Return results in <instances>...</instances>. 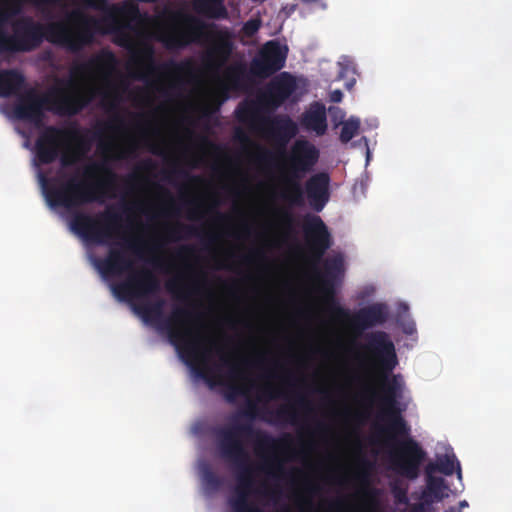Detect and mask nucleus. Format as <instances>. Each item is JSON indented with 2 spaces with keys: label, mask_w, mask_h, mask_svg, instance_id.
<instances>
[{
  "label": "nucleus",
  "mask_w": 512,
  "mask_h": 512,
  "mask_svg": "<svg viewBox=\"0 0 512 512\" xmlns=\"http://www.w3.org/2000/svg\"><path fill=\"white\" fill-rule=\"evenodd\" d=\"M241 437L253 441L257 455L263 459L259 469L275 479L284 475V466L277 452L288 449L292 444V438L290 434H284L281 438L272 437L269 432L254 428L250 422L234 423L220 428L217 432L218 448L222 458L236 469V496L230 500L232 509L235 512H265L249 501L254 486V470Z\"/></svg>",
  "instance_id": "nucleus-1"
},
{
  "label": "nucleus",
  "mask_w": 512,
  "mask_h": 512,
  "mask_svg": "<svg viewBox=\"0 0 512 512\" xmlns=\"http://www.w3.org/2000/svg\"><path fill=\"white\" fill-rule=\"evenodd\" d=\"M13 30L14 34L10 35L0 28V54L31 52L41 46L44 39L78 54L93 43L96 32L100 30V21L75 10L66 16V20L46 25L23 17L13 23Z\"/></svg>",
  "instance_id": "nucleus-2"
},
{
  "label": "nucleus",
  "mask_w": 512,
  "mask_h": 512,
  "mask_svg": "<svg viewBox=\"0 0 512 512\" xmlns=\"http://www.w3.org/2000/svg\"><path fill=\"white\" fill-rule=\"evenodd\" d=\"M13 30L14 34L10 35L0 28V54L31 52L41 46L44 39L78 54L93 43L96 32L100 30V21L75 10L66 16V20L46 25L23 17L13 23Z\"/></svg>",
  "instance_id": "nucleus-3"
},
{
  "label": "nucleus",
  "mask_w": 512,
  "mask_h": 512,
  "mask_svg": "<svg viewBox=\"0 0 512 512\" xmlns=\"http://www.w3.org/2000/svg\"><path fill=\"white\" fill-rule=\"evenodd\" d=\"M170 18L183 24L184 28L173 27L158 33L156 39L166 50L177 51L192 43H205L208 47L202 63L206 70L218 73L228 63L235 50V32L232 29L181 11L172 13Z\"/></svg>",
  "instance_id": "nucleus-4"
},
{
  "label": "nucleus",
  "mask_w": 512,
  "mask_h": 512,
  "mask_svg": "<svg viewBox=\"0 0 512 512\" xmlns=\"http://www.w3.org/2000/svg\"><path fill=\"white\" fill-rule=\"evenodd\" d=\"M169 336L172 344L177 348L180 356L190 365L200 376L210 385L218 384L224 386V397L227 402L235 403L240 395L247 393L246 386L241 383L244 379V373L239 364L232 362L229 354L222 352L217 348L220 354V365L213 368L208 366L212 348L215 342H210V346L205 345V340L200 343L199 339H188L191 331H181L171 326V322H167Z\"/></svg>",
  "instance_id": "nucleus-5"
},
{
  "label": "nucleus",
  "mask_w": 512,
  "mask_h": 512,
  "mask_svg": "<svg viewBox=\"0 0 512 512\" xmlns=\"http://www.w3.org/2000/svg\"><path fill=\"white\" fill-rule=\"evenodd\" d=\"M98 173H103L104 177L95 182L79 180L74 176L59 186L57 178H48L42 174L40 180L46 201L51 207L66 209L91 203H104L105 198L114 196L112 192L116 190L117 175L98 162H92L84 168L85 178H94Z\"/></svg>",
  "instance_id": "nucleus-6"
},
{
  "label": "nucleus",
  "mask_w": 512,
  "mask_h": 512,
  "mask_svg": "<svg viewBox=\"0 0 512 512\" xmlns=\"http://www.w3.org/2000/svg\"><path fill=\"white\" fill-rule=\"evenodd\" d=\"M366 349L376 359L379 367L384 372L381 384L384 394L381 403L383 417L387 425L380 427L378 432L380 435H385L388 441L394 440L396 435H409L410 427L403 418L398 405L402 390L399 376L387 377V374L392 372L397 365L394 344L386 332L376 331L367 335Z\"/></svg>",
  "instance_id": "nucleus-7"
},
{
  "label": "nucleus",
  "mask_w": 512,
  "mask_h": 512,
  "mask_svg": "<svg viewBox=\"0 0 512 512\" xmlns=\"http://www.w3.org/2000/svg\"><path fill=\"white\" fill-rule=\"evenodd\" d=\"M48 111L62 116H74L86 108L96 95L101 96V105L108 111L119 109L123 98L117 84L107 81L106 90L89 88L81 90L76 87L72 79L58 80L57 85L46 91Z\"/></svg>",
  "instance_id": "nucleus-8"
},
{
  "label": "nucleus",
  "mask_w": 512,
  "mask_h": 512,
  "mask_svg": "<svg viewBox=\"0 0 512 512\" xmlns=\"http://www.w3.org/2000/svg\"><path fill=\"white\" fill-rule=\"evenodd\" d=\"M88 150L89 142L77 128L46 126L35 143L36 158L41 165L54 163L60 157L62 167H71Z\"/></svg>",
  "instance_id": "nucleus-9"
},
{
  "label": "nucleus",
  "mask_w": 512,
  "mask_h": 512,
  "mask_svg": "<svg viewBox=\"0 0 512 512\" xmlns=\"http://www.w3.org/2000/svg\"><path fill=\"white\" fill-rule=\"evenodd\" d=\"M319 159V150L309 140L298 139L287 155L286 166L282 173V189L279 197L291 207L305 205V186L301 180L310 173Z\"/></svg>",
  "instance_id": "nucleus-10"
},
{
  "label": "nucleus",
  "mask_w": 512,
  "mask_h": 512,
  "mask_svg": "<svg viewBox=\"0 0 512 512\" xmlns=\"http://www.w3.org/2000/svg\"><path fill=\"white\" fill-rule=\"evenodd\" d=\"M115 42L132 53V60L137 65L145 66L146 71L140 74L139 78L145 79L147 74H155L161 71L189 76L195 73V63L192 59H185L180 62L170 60L160 65L156 64L154 46L152 44H142L138 49H134L131 35L123 27L116 29Z\"/></svg>",
  "instance_id": "nucleus-11"
},
{
  "label": "nucleus",
  "mask_w": 512,
  "mask_h": 512,
  "mask_svg": "<svg viewBox=\"0 0 512 512\" xmlns=\"http://www.w3.org/2000/svg\"><path fill=\"white\" fill-rule=\"evenodd\" d=\"M236 117L240 123H251L259 120L263 126L264 136L273 142L274 146L283 154L287 144L297 136L299 129L293 119L286 114L274 117H258L252 103H242L236 108Z\"/></svg>",
  "instance_id": "nucleus-12"
},
{
  "label": "nucleus",
  "mask_w": 512,
  "mask_h": 512,
  "mask_svg": "<svg viewBox=\"0 0 512 512\" xmlns=\"http://www.w3.org/2000/svg\"><path fill=\"white\" fill-rule=\"evenodd\" d=\"M121 216L112 208L103 213L91 216L86 213H76L71 222V229L81 235L86 241L97 245H108L119 227Z\"/></svg>",
  "instance_id": "nucleus-13"
},
{
  "label": "nucleus",
  "mask_w": 512,
  "mask_h": 512,
  "mask_svg": "<svg viewBox=\"0 0 512 512\" xmlns=\"http://www.w3.org/2000/svg\"><path fill=\"white\" fill-rule=\"evenodd\" d=\"M344 261L341 256L328 258L323 262V270L314 266L315 279L323 294V301L331 317L337 321L339 317H349V310L343 307L336 298V282L343 272Z\"/></svg>",
  "instance_id": "nucleus-14"
},
{
  "label": "nucleus",
  "mask_w": 512,
  "mask_h": 512,
  "mask_svg": "<svg viewBox=\"0 0 512 512\" xmlns=\"http://www.w3.org/2000/svg\"><path fill=\"white\" fill-rule=\"evenodd\" d=\"M164 300L158 298L153 303H144L142 305H138L135 307L136 311L141 314L144 318V321L147 323L160 322V327L166 330L167 335H169V330L167 327V322H171V326L175 329L186 331H191V334L188 335V339H199L200 343H202L205 339L200 336L199 333H196L189 324L195 319V312L188 307H177L173 310L172 314L169 318H163V307ZM169 340H171L170 336H168ZM172 343V341H170Z\"/></svg>",
  "instance_id": "nucleus-15"
},
{
  "label": "nucleus",
  "mask_w": 512,
  "mask_h": 512,
  "mask_svg": "<svg viewBox=\"0 0 512 512\" xmlns=\"http://www.w3.org/2000/svg\"><path fill=\"white\" fill-rule=\"evenodd\" d=\"M127 252L140 254V243L133 238H124L121 243L111 245L105 258H95L94 265L105 277L119 276L133 271V261Z\"/></svg>",
  "instance_id": "nucleus-16"
},
{
  "label": "nucleus",
  "mask_w": 512,
  "mask_h": 512,
  "mask_svg": "<svg viewBox=\"0 0 512 512\" xmlns=\"http://www.w3.org/2000/svg\"><path fill=\"white\" fill-rule=\"evenodd\" d=\"M425 457L426 452L423 447L416 440L407 438L390 453V467L397 475L408 480H415L420 475Z\"/></svg>",
  "instance_id": "nucleus-17"
},
{
  "label": "nucleus",
  "mask_w": 512,
  "mask_h": 512,
  "mask_svg": "<svg viewBox=\"0 0 512 512\" xmlns=\"http://www.w3.org/2000/svg\"><path fill=\"white\" fill-rule=\"evenodd\" d=\"M47 92L42 93L36 88L22 91L13 105V114L27 123H33L37 128L44 125L45 112L48 111Z\"/></svg>",
  "instance_id": "nucleus-18"
},
{
  "label": "nucleus",
  "mask_w": 512,
  "mask_h": 512,
  "mask_svg": "<svg viewBox=\"0 0 512 512\" xmlns=\"http://www.w3.org/2000/svg\"><path fill=\"white\" fill-rule=\"evenodd\" d=\"M160 290L161 283L157 275L148 269L132 272L125 282L113 286L114 294L120 299L147 298Z\"/></svg>",
  "instance_id": "nucleus-19"
},
{
  "label": "nucleus",
  "mask_w": 512,
  "mask_h": 512,
  "mask_svg": "<svg viewBox=\"0 0 512 512\" xmlns=\"http://www.w3.org/2000/svg\"><path fill=\"white\" fill-rule=\"evenodd\" d=\"M286 56L287 50L283 49L279 42L270 40L252 59L249 72L259 78H268L284 67Z\"/></svg>",
  "instance_id": "nucleus-20"
},
{
  "label": "nucleus",
  "mask_w": 512,
  "mask_h": 512,
  "mask_svg": "<svg viewBox=\"0 0 512 512\" xmlns=\"http://www.w3.org/2000/svg\"><path fill=\"white\" fill-rule=\"evenodd\" d=\"M303 231L313 257V262L317 264L332 246L331 234L323 220L316 215H307L304 218Z\"/></svg>",
  "instance_id": "nucleus-21"
},
{
  "label": "nucleus",
  "mask_w": 512,
  "mask_h": 512,
  "mask_svg": "<svg viewBox=\"0 0 512 512\" xmlns=\"http://www.w3.org/2000/svg\"><path fill=\"white\" fill-rule=\"evenodd\" d=\"M388 319V309L384 303H373L362 307L354 313L349 312L348 318H339L338 322H346L348 328L355 334L383 325Z\"/></svg>",
  "instance_id": "nucleus-22"
},
{
  "label": "nucleus",
  "mask_w": 512,
  "mask_h": 512,
  "mask_svg": "<svg viewBox=\"0 0 512 512\" xmlns=\"http://www.w3.org/2000/svg\"><path fill=\"white\" fill-rule=\"evenodd\" d=\"M296 78L289 72H281L268 84L262 94V100L270 108L280 107L297 90Z\"/></svg>",
  "instance_id": "nucleus-23"
},
{
  "label": "nucleus",
  "mask_w": 512,
  "mask_h": 512,
  "mask_svg": "<svg viewBox=\"0 0 512 512\" xmlns=\"http://www.w3.org/2000/svg\"><path fill=\"white\" fill-rule=\"evenodd\" d=\"M330 182L331 178L327 172L313 174L306 181V196L313 211L321 212L329 201Z\"/></svg>",
  "instance_id": "nucleus-24"
},
{
  "label": "nucleus",
  "mask_w": 512,
  "mask_h": 512,
  "mask_svg": "<svg viewBox=\"0 0 512 512\" xmlns=\"http://www.w3.org/2000/svg\"><path fill=\"white\" fill-rule=\"evenodd\" d=\"M300 125L316 136H323L328 128L325 105L318 101L310 103L300 117Z\"/></svg>",
  "instance_id": "nucleus-25"
},
{
  "label": "nucleus",
  "mask_w": 512,
  "mask_h": 512,
  "mask_svg": "<svg viewBox=\"0 0 512 512\" xmlns=\"http://www.w3.org/2000/svg\"><path fill=\"white\" fill-rule=\"evenodd\" d=\"M116 62V56L111 51L103 50L87 61L74 65L71 69V75L85 77L96 71H102L106 67L113 68Z\"/></svg>",
  "instance_id": "nucleus-26"
},
{
  "label": "nucleus",
  "mask_w": 512,
  "mask_h": 512,
  "mask_svg": "<svg viewBox=\"0 0 512 512\" xmlns=\"http://www.w3.org/2000/svg\"><path fill=\"white\" fill-rule=\"evenodd\" d=\"M25 76L17 69H0V97H17L25 88Z\"/></svg>",
  "instance_id": "nucleus-27"
},
{
  "label": "nucleus",
  "mask_w": 512,
  "mask_h": 512,
  "mask_svg": "<svg viewBox=\"0 0 512 512\" xmlns=\"http://www.w3.org/2000/svg\"><path fill=\"white\" fill-rule=\"evenodd\" d=\"M298 408L307 412L311 411V403L303 394L297 395L294 405H286L278 408L274 412L275 418L279 421L290 423L291 425H299L301 423V415Z\"/></svg>",
  "instance_id": "nucleus-28"
},
{
  "label": "nucleus",
  "mask_w": 512,
  "mask_h": 512,
  "mask_svg": "<svg viewBox=\"0 0 512 512\" xmlns=\"http://www.w3.org/2000/svg\"><path fill=\"white\" fill-rule=\"evenodd\" d=\"M193 9L196 14L207 19L225 20L229 18L225 0H194Z\"/></svg>",
  "instance_id": "nucleus-29"
},
{
  "label": "nucleus",
  "mask_w": 512,
  "mask_h": 512,
  "mask_svg": "<svg viewBox=\"0 0 512 512\" xmlns=\"http://www.w3.org/2000/svg\"><path fill=\"white\" fill-rule=\"evenodd\" d=\"M455 470L461 479V465L455 454L439 456L435 462L428 463L425 467V473H436L437 471L445 476H452Z\"/></svg>",
  "instance_id": "nucleus-30"
},
{
  "label": "nucleus",
  "mask_w": 512,
  "mask_h": 512,
  "mask_svg": "<svg viewBox=\"0 0 512 512\" xmlns=\"http://www.w3.org/2000/svg\"><path fill=\"white\" fill-rule=\"evenodd\" d=\"M249 70L244 63H236L228 66L224 72L226 90H241L249 79Z\"/></svg>",
  "instance_id": "nucleus-31"
},
{
  "label": "nucleus",
  "mask_w": 512,
  "mask_h": 512,
  "mask_svg": "<svg viewBox=\"0 0 512 512\" xmlns=\"http://www.w3.org/2000/svg\"><path fill=\"white\" fill-rule=\"evenodd\" d=\"M189 205L192 206L188 215L190 219H201L206 215H214L216 221L222 222L228 218L226 214L217 210L220 205V200H212V203L206 207H204L202 203L190 200Z\"/></svg>",
  "instance_id": "nucleus-32"
},
{
  "label": "nucleus",
  "mask_w": 512,
  "mask_h": 512,
  "mask_svg": "<svg viewBox=\"0 0 512 512\" xmlns=\"http://www.w3.org/2000/svg\"><path fill=\"white\" fill-rule=\"evenodd\" d=\"M426 475V487L424 490L432 494L436 501L444 498V490L447 489L445 480L441 477H434L433 474Z\"/></svg>",
  "instance_id": "nucleus-33"
},
{
  "label": "nucleus",
  "mask_w": 512,
  "mask_h": 512,
  "mask_svg": "<svg viewBox=\"0 0 512 512\" xmlns=\"http://www.w3.org/2000/svg\"><path fill=\"white\" fill-rule=\"evenodd\" d=\"M360 120L356 117H349L343 124L340 133V141L342 143H349L359 132Z\"/></svg>",
  "instance_id": "nucleus-34"
},
{
  "label": "nucleus",
  "mask_w": 512,
  "mask_h": 512,
  "mask_svg": "<svg viewBox=\"0 0 512 512\" xmlns=\"http://www.w3.org/2000/svg\"><path fill=\"white\" fill-rule=\"evenodd\" d=\"M37 7H43V5H54L59 3L61 0H30ZM87 7L94 10H105L107 9V0H82Z\"/></svg>",
  "instance_id": "nucleus-35"
},
{
  "label": "nucleus",
  "mask_w": 512,
  "mask_h": 512,
  "mask_svg": "<svg viewBox=\"0 0 512 512\" xmlns=\"http://www.w3.org/2000/svg\"><path fill=\"white\" fill-rule=\"evenodd\" d=\"M181 232H184L187 236L199 235V229L191 226L178 223L173 228L169 229L168 234L171 239H181Z\"/></svg>",
  "instance_id": "nucleus-36"
},
{
  "label": "nucleus",
  "mask_w": 512,
  "mask_h": 512,
  "mask_svg": "<svg viewBox=\"0 0 512 512\" xmlns=\"http://www.w3.org/2000/svg\"><path fill=\"white\" fill-rule=\"evenodd\" d=\"M203 481L206 484V486H208L214 490H217L218 488H220L221 483H222L220 478L217 476V474L209 469L204 471Z\"/></svg>",
  "instance_id": "nucleus-37"
},
{
  "label": "nucleus",
  "mask_w": 512,
  "mask_h": 512,
  "mask_svg": "<svg viewBox=\"0 0 512 512\" xmlns=\"http://www.w3.org/2000/svg\"><path fill=\"white\" fill-rule=\"evenodd\" d=\"M392 493L397 502L408 504L409 499L407 496V490L405 488L398 487L397 485L392 487Z\"/></svg>",
  "instance_id": "nucleus-38"
},
{
  "label": "nucleus",
  "mask_w": 512,
  "mask_h": 512,
  "mask_svg": "<svg viewBox=\"0 0 512 512\" xmlns=\"http://www.w3.org/2000/svg\"><path fill=\"white\" fill-rule=\"evenodd\" d=\"M260 28L258 20H249L243 25V32L247 36H253Z\"/></svg>",
  "instance_id": "nucleus-39"
},
{
  "label": "nucleus",
  "mask_w": 512,
  "mask_h": 512,
  "mask_svg": "<svg viewBox=\"0 0 512 512\" xmlns=\"http://www.w3.org/2000/svg\"><path fill=\"white\" fill-rule=\"evenodd\" d=\"M258 407L256 403L252 401H248L245 409L241 412V414L248 418L249 420H253L257 415Z\"/></svg>",
  "instance_id": "nucleus-40"
},
{
  "label": "nucleus",
  "mask_w": 512,
  "mask_h": 512,
  "mask_svg": "<svg viewBox=\"0 0 512 512\" xmlns=\"http://www.w3.org/2000/svg\"><path fill=\"white\" fill-rule=\"evenodd\" d=\"M273 157L271 150L259 147V153L257 154V160L259 163H269Z\"/></svg>",
  "instance_id": "nucleus-41"
},
{
  "label": "nucleus",
  "mask_w": 512,
  "mask_h": 512,
  "mask_svg": "<svg viewBox=\"0 0 512 512\" xmlns=\"http://www.w3.org/2000/svg\"><path fill=\"white\" fill-rule=\"evenodd\" d=\"M166 289L170 293L179 296L183 286L178 281H169L166 283Z\"/></svg>",
  "instance_id": "nucleus-42"
},
{
  "label": "nucleus",
  "mask_w": 512,
  "mask_h": 512,
  "mask_svg": "<svg viewBox=\"0 0 512 512\" xmlns=\"http://www.w3.org/2000/svg\"><path fill=\"white\" fill-rule=\"evenodd\" d=\"M6 12H8L9 17L17 16L22 11V6L19 2H13L10 4V6L5 9Z\"/></svg>",
  "instance_id": "nucleus-43"
},
{
  "label": "nucleus",
  "mask_w": 512,
  "mask_h": 512,
  "mask_svg": "<svg viewBox=\"0 0 512 512\" xmlns=\"http://www.w3.org/2000/svg\"><path fill=\"white\" fill-rule=\"evenodd\" d=\"M434 501L436 500L434 499L432 494H430L426 490L422 491V501H420L419 503L424 504V511H427V507L431 505Z\"/></svg>",
  "instance_id": "nucleus-44"
},
{
  "label": "nucleus",
  "mask_w": 512,
  "mask_h": 512,
  "mask_svg": "<svg viewBox=\"0 0 512 512\" xmlns=\"http://www.w3.org/2000/svg\"><path fill=\"white\" fill-rule=\"evenodd\" d=\"M149 150L155 155H163L164 154V149H163L161 143H151L149 145Z\"/></svg>",
  "instance_id": "nucleus-45"
},
{
  "label": "nucleus",
  "mask_w": 512,
  "mask_h": 512,
  "mask_svg": "<svg viewBox=\"0 0 512 512\" xmlns=\"http://www.w3.org/2000/svg\"><path fill=\"white\" fill-rule=\"evenodd\" d=\"M9 12L0 10V28L5 29V25L9 22Z\"/></svg>",
  "instance_id": "nucleus-46"
},
{
  "label": "nucleus",
  "mask_w": 512,
  "mask_h": 512,
  "mask_svg": "<svg viewBox=\"0 0 512 512\" xmlns=\"http://www.w3.org/2000/svg\"><path fill=\"white\" fill-rule=\"evenodd\" d=\"M282 221L285 225L288 227H291L293 224V217L289 212H282L281 213Z\"/></svg>",
  "instance_id": "nucleus-47"
},
{
  "label": "nucleus",
  "mask_w": 512,
  "mask_h": 512,
  "mask_svg": "<svg viewBox=\"0 0 512 512\" xmlns=\"http://www.w3.org/2000/svg\"><path fill=\"white\" fill-rule=\"evenodd\" d=\"M343 99V93L340 90H336L331 93V101L338 103L341 102Z\"/></svg>",
  "instance_id": "nucleus-48"
},
{
  "label": "nucleus",
  "mask_w": 512,
  "mask_h": 512,
  "mask_svg": "<svg viewBox=\"0 0 512 512\" xmlns=\"http://www.w3.org/2000/svg\"><path fill=\"white\" fill-rule=\"evenodd\" d=\"M409 512H426L423 503H414L411 505Z\"/></svg>",
  "instance_id": "nucleus-49"
},
{
  "label": "nucleus",
  "mask_w": 512,
  "mask_h": 512,
  "mask_svg": "<svg viewBox=\"0 0 512 512\" xmlns=\"http://www.w3.org/2000/svg\"><path fill=\"white\" fill-rule=\"evenodd\" d=\"M109 11H110V18H112V20L114 22H116V18H115V15L119 14L121 12V9L119 6H112L111 8H109Z\"/></svg>",
  "instance_id": "nucleus-50"
},
{
  "label": "nucleus",
  "mask_w": 512,
  "mask_h": 512,
  "mask_svg": "<svg viewBox=\"0 0 512 512\" xmlns=\"http://www.w3.org/2000/svg\"><path fill=\"white\" fill-rule=\"evenodd\" d=\"M261 255H262V254H261V252H260V251H256V252H254V253H252V254H250V255L244 256V257L242 258V261H243L244 263H251V262L253 261V257H254V256H261Z\"/></svg>",
  "instance_id": "nucleus-51"
},
{
  "label": "nucleus",
  "mask_w": 512,
  "mask_h": 512,
  "mask_svg": "<svg viewBox=\"0 0 512 512\" xmlns=\"http://www.w3.org/2000/svg\"><path fill=\"white\" fill-rule=\"evenodd\" d=\"M265 362H266V358H265L264 354H260L258 356V359L255 362V365L262 366V365H264Z\"/></svg>",
  "instance_id": "nucleus-52"
},
{
  "label": "nucleus",
  "mask_w": 512,
  "mask_h": 512,
  "mask_svg": "<svg viewBox=\"0 0 512 512\" xmlns=\"http://www.w3.org/2000/svg\"><path fill=\"white\" fill-rule=\"evenodd\" d=\"M237 138L242 141V142H247L249 141V138L247 137V135L241 131L237 132Z\"/></svg>",
  "instance_id": "nucleus-53"
},
{
  "label": "nucleus",
  "mask_w": 512,
  "mask_h": 512,
  "mask_svg": "<svg viewBox=\"0 0 512 512\" xmlns=\"http://www.w3.org/2000/svg\"><path fill=\"white\" fill-rule=\"evenodd\" d=\"M265 392L269 399H275L279 397V394H274L270 388H266Z\"/></svg>",
  "instance_id": "nucleus-54"
},
{
  "label": "nucleus",
  "mask_w": 512,
  "mask_h": 512,
  "mask_svg": "<svg viewBox=\"0 0 512 512\" xmlns=\"http://www.w3.org/2000/svg\"><path fill=\"white\" fill-rule=\"evenodd\" d=\"M181 253H186V254L193 253V248H191L189 246L183 247L181 249Z\"/></svg>",
  "instance_id": "nucleus-55"
},
{
  "label": "nucleus",
  "mask_w": 512,
  "mask_h": 512,
  "mask_svg": "<svg viewBox=\"0 0 512 512\" xmlns=\"http://www.w3.org/2000/svg\"><path fill=\"white\" fill-rule=\"evenodd\" d=\"M445 512H461V510H458L457 507L451 506L448 510H445Z\"/></svg>",
  "instance_id": "nucleus-56"
},
{
  "label": "nucleus",
  "mask_w": 512,
  "mask_h": 512,
  "mask_svg": "<svg viewBox=\"0 0 512 512\" xmlns=\"http://www.w3.org/2000/svg\"><path fill=\"white\" fill-rule=\"evenodd\" d=\"M459 505H460V508L467 507L468 502L466 500H462V501H460Z\"/></svg>",
  "instance_id": "nucleus-57"
},
{
  "label": "nucleus",
  "mask_w": 512,
  "mask_h": 512,
  "mask_svg": "<svg viewBox=\"0 0 512 512\" xmlns=\"http://www.w3.org/2000/svg\"><path fill=\"white\" fill-rule=\"evenodd\" d=\"M208 239H209V241H210L211 243H213V241H216V239H217V238H216V236H215V235L210 234V235H209V237H208Z\"/></svg>",
  "instance_id": "nucleus-58"
},
{
  "label": "nucleus",
  "mask_w": 512,
  "mask_h": 512,
  "mask_svg": "<svg viewBox=\"0 0 512 512\" xmlns=\"http://www.w3.org/2000/svg\"><path fill=\"white\" fill-rule=\"evenodd\" d=\"M342 505V501H336L334 503H332V506L334 507H340Z\"/></svg>",
  "instance_id": "nucleus-59"
},
{
  "label": "nucleus",
  "mask_w": 512,
  "mask_h": 512,
  "mask_svg": "<svg viewBox=\"0 0 512 512\" xmlns=\"http://www.w3.org/2000/svg\"><path fill=\"white\" fill-rule=\"evenodd\" d=\"M199 289V285L197 283H194L193 285V288H192V292H197V290Z\"/></svg>",
  "instance_id": "nucleus-60"
},
{
  "label": "nucleus",
  "mask_w": 512,
  "mask_h": 512,
  "mask_svg": "<svg viewBox=\"0 0 512 512\" xmlns=\"http://www.w3.org/2000/svg\"><path fill=\"white\" fill-rule=\"evenodd\" d=\"M317 429H318V430H323V429H325V425H324V424H322V423H318V424H317Z\"/></svg>",
  "instance_id": "nucleus-61"
},
{
  "label": "nucleus",
  "mask_w": 512,
  "mask_h": 512,
  "mask_svg": "<svg viewBox=\"0 0 512 512\" xmlns=\"http://www.w3.org/2000/svg\"><path fill=\"white\" fill-rule=\"evenodd\" d=\"M205 142H206L210 147H214V148H216V146H215L212 142H209V141H207V140H205Z\"/></svg>",
  "instance_id": "nucleus-62"
},
{
  "label": "nucleus",
  "mask_w": 512,
  "mask_h": 512,
  "mask_svg": "<svg viewBox=\"0 0 512 512\" xmlns=\"http://www.w3.org/2000/svg\"><path fill=\"white\" fill-rule=\"evenodd\" d=\"M179 173L184 175L185 177H189V175L186 172L180 171Z\"/></svg>",
  "instance_id": "nucleus-63"
},
{
  "label": "nucleus",
  "mask_w": 512,
  "mask_h": 512,
  "mask_svg": "<svg viewBox=\"0 0 512 512\" xmlns=\"http://www.w3.org/2000/svg\"><path fill=\"white\" fill-rule=\"evenodd\" d=\"M191 179L194 180V181H199V177H196V176L191 177Z\"/></svg>",
  "instance_id": "nucleus-64"
}]
</instances>
